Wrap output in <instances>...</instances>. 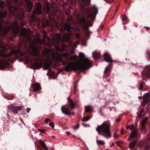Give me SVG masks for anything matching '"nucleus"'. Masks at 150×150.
<instances>
[{
    "mask_svg": "<svg viewBox=\"0 0 150 150\" xmlns=\"http://www.w3.org/2000/svg\"><path fill=\"white\" fill-rule=\"evenodd\" d=\"M90 119V117L89 116H88L87 117H84L82 120L83 121H88Z\"/></svg>",
    "mask_w": 150,
    "mask_h": 150,
    "instance_id": "42",
    "label": "nucleus"
},
{
    "mask_svg": "<svg viewBox=\"0 0 150 150\" xmlns=\"http://www.w3.org/2000/svg\"><path fill=\"white\" fill-rule=\"evenodd\" d=\"M31 86L33 88L34 91L36 92L38 91H40L41 89V86L38 83H35L34 84H32Z\"/></svg>",
    "mask_w": 150,
    "mask_h": 150,
    "instance_id": "19",
    "label": "nucleus"
},
{
    "mask_svg": "<svg viewBox=\"0 0 150 150\" xmlns=\"http://www.w3.org/2000/svg\"><path fill=\"white\" fill-rule=\"evenodd\" d=\"M70 96H69L68 98V101L69 102V107L72 109H73L75 108V105L74 103L72 100L71 98H69L70 97Z\"/></svg>",
    "mask_w": 150,
    "mask_h": 150,
    "instance_id": "22",
    "label": "nucleus"
},
{
    "mask_svg": "<svg viewBox=\"0 0 150 150\" xmlns=\"http://www.w3.org/2000/svg\"><path fill=\"white\" fill-rule=\"evenodd\" d=\"M120 120H121V119L120 118H118L116 119L115 120L117 122H119L120 121Z\"/></svg>",
    "mask_w": 150,
    "mask_h": 150,
    "instance_id": "58",
    "label": "nucleus"
},
{
    "mask_svg": "<svg viewBox=\"0 0 150 150\" xmlns=\"http://www.w3.org/2000/svg\"><path fill=\"white\" fill-rule=\"evenodd\" d=\"M27 6V11L29 12L33 8V2L31 0H24Z\"/></svg>",
    "mask_w": 150,
    "mask_h": 150,
    "instance_id": "14",
    "label": "nucleus"
},
{
    "mask_svg": "<svg viewBox=\"0 0 150 150\" xmlns=\"http://www.w3.org/2000/svg\"><path fill=\"white\" fill-rule=\"evenodd\" d=\"M67 134L68 135H69L70 134V132H66Z\"/></svg>",
    "mask_w": 150,
    "mask_h": 150,
    "instance_id": "61",
    "label": "nucleus"
},
{
    "mask_svg": "<svg viewBox=\"0 0 150 150\" xmlns=\"http://www.w3.org/2000/svg\"><path fill=\"white\" fill-rule=\"evenodd\" d=\"M148 119V118L147 117H146L141 122V125L142 129H143L145 128L146 124Z\"/></svg>",
    "mask_w": 150,
    "mask_h": 150,
    "instance_id": "23",
    "label": "nucleus"
},
{
    "mask_svg": "<svg viewBox=\"0 0 150 150\" xmlns=\"http://www.w3.org/2000/svg\"><path fill=\"white\" fill-rule=\"evenodd\" d=\"M80 36V35L79 33H77L76 34V35H75V37H76V38L77 39H79V38Z\"/></svg>",
    "mask_w": 150,
    "mask_h": 150,
    "instance_id": "47",
    "label": "nucleus"
},
{
    "mask_svg": "<svg viewBox=\"0 0 150 150\" xmlns=\"http://www.w3.org/2000/svg\"><path fill=\"white\" fill-rule=\"evenodd\" d=\"M110 123L109 121L104 122L100 125L98 126L96 130L99 134L101 135L106 138L111 137L110 133Z\"/></svg>",
    "mask_w": 150,
    "mask_h": 150,
    "instance_id": "3",
    "label": "nucleus"
},
{
    "mask_svg": "<svg viewBox=\"0 0 150 150\" xmlns=\"http://www.w3.org/2000/svg\"><path fill=\"white\" fill-rule=\"evenodd\" d=\"M93 56L95 60L99 59L100 57V54L96 52H94L93 53Z\"/></svg>",
    "mask_w": 150,
    "mask_h": 150,
    "instance_id": "25",
    "label": "nucleus"
},
{
    "mask_svg": "<svg viewBox=\"0 0 150 150\" xmlns=\"http://www.w3.org/2000/svg\"><path fill=\"white\" fill-rule=\"evenodd\" d=\"M17 4L18 3V0H7V4L9 6H11V1Z\"/></svg>",
    "mask_w": 150,
    "mask_h": 150,
    "instance_id": "30",
    "label": "nucleus"
},
{
    "mask_svg": "<svg viewBox=\"0 0 150 150\" xmlns=\"http://www.w3.org/2000/svg\"><path fill=\"white\" fill-rule=\"evenodd\" d=\"M98 13V10L96 8H95L93 11L89 13L87 16L88 18H90L91 20H94L96 18V14Z\"/></svg>",
    "mask_w": 150,
    "mask_h": 150,
    "instance_id": "13",
    "label": "nucleus"
},
{
    "mask_svg": "<svg viewBox=\"0 0 150 150\" xmlns=\"http://www.w3.org/2000/svg\"><path fill=\"white\" fill-rule=\"evenodd\" d=\"M30 47L33 50V55L35 56H37L38 54L37 47L34 45L30 46Z\"/></svg>",
    "mask_w": 150,
    "mask_h": 150,
    "instance_id": "21",
    "label": "nucleus"
},
{
    "mask_svg": "<svg viewBox=\"0 0 150 150\" xmlns=\"http://www.w3.org/2000/svg\"><path fill=\"white\" fill-rule=\"evenodd\" d=\"M52 51V49L50 50L48 48H45L43 51V55L47 59H49L50 54L52 61L56 60L58 62H62L63 60L62 55L58 52L56 53V56L54 52H53L50 54V52Z\"/></svg>",
    "mask_w": 150,
    "mask_h": 150,
    "instance_id": "4",
    "label": "nucleus"
},
{
    "mask_svg": "<svg viewBox=\"0 0 150 150\" xmlns=\"http://www.w3.org/2000/svg\"><path fill=\"white\" fill-rule=\"evenodd\" d=\"M23 107L22 106L15 107L13 105H11L8 106V108L14 113L17 114L18 112V110H21L22 109Z\"/></svg>",
    "mask_w": 150,
    "mask_h": 150,
    "instance_id": "12",
    "label": "nucleus"
},
{
    "mask_svg": "<svg viewBox=\"0 0 150 150\" xmlns=\"http://www.w3.org/2000/svg\"><path fill=\"white\" fill-rule=\"evenodd\" d=\"M79 56L81 59V64L78 65L75 62L68 63V65L65 67L64 69L66 71L69 72L71 70H78L84 73L85 70L88 69L91 67V62L88 58L85 57L84 54L80 53L79 54Z\"/></svg>",
    "mask_w": 150,
    "mask_h": 150,
    "instance_id": "1",
    "label": "nucleus"
},
{
    "mask_svg": "<svg viewBox=\"0 0 150 150\" xmlns=\"http://www.w3.org/2000/svg\"><path fill=\"white\" fill-rule=\"evenodd\" d=\"M11 26L12 28V33L15 36H16L19 32V28L18 26V22L16 21L13 22L11 25Z\"/></svg>",
    "mask_w": 150,
    "mask_h": 150,
    "instance_id": "11",
    "label": "nucleus"
},
{
    "mask_svg": "<svg viewBox=\"0 0 150 150\" xmlns=\"http://www.w3.org/2000/svg\"><path fill=\"white\" fill-rule=\"evenodd\" d=\"M48 68H47V67H46V66H45V65L44 66V67L43 68V69L45 70H47L48 69Z\"/></svg>",
    "mask_w": 150,
    "mask_h": 150,
    "instance_id": "57",
    "label": "nucleus"
},
{
    "mask_svg": "<svg viewBox=\"0 0 150 150\" xmlns=\"http://www.w3.org/2000/svg\"><path fill=\"white\" fill-rule=\"evenodd\" d=\"M88 22H89V21ZM79 23L81 25H82L83 28L85 29L86 31L85 32V35L88 38L89 36L88 28L89 26H92L93 22H91V21L89 22V23L88 24V22L86 21L85 18L83 17H82L80 19Z\"/></svg>",
    "mask_w": 150,
    "mask_h": 150,
    "instance_id": "5",
    "label": "nucleus"
},
{
    "mask_svg": "<svg viewBox=\"0 0 150 150\" xmlns=\"http://www.w3.org/2000/svg\"><path fill=\"white\" fill-rule=\"evenodd\" d=\"M121 142L120 141L116 142V143L117 144V146H119L120 144V143Z\"/></svg>",
    "mask_w": 150,
    "mask_h": 150,
    "instance_id": "52",
    "label": "nucleus"
},
{
    "mask_svg": "<svg viewBox=\"0 0 150 150\" xmlns=\"http://www.w3.org/2000/svg\"><path fill=\"white\" fill-rule=\"evenodd\" d=\"M114 0H106V1L107 3H110L113 1Z\"/></svg>",
    "mask_w": 150,
    "mask_h": 150,
    "instance_id": "50",
    "label": "nucleus"
},
{
    "mask_svg": "<svg viewBox=\"0 0 150 150\" xmlns=\"http://www.w3.org/2000/svg\"><path fill=\"white\" fill-rule=\"evenodd\" d=\"M148 107H149V105H147V107L146 108V110H147V111H148L149 110V109L148 108Z\"/></svg>",
    "mask_w": 150,
    "mask_h": 150,
    "instance_id": "62",
    "label": "nucleus"
},
{
    "mask_svg": "<svg viewBox=\"0 0 150 150\" xmlns=\"http://www.w3.org/2000/svg\"><path fill=\"white\" fill-rule=\"evenodd\" d=\"M77 57L76 55L71 56L70 57V60L72 61H75L77 59Z\"/></svg>",
    "mask_w": 150,
    "mask_h": 150,
    "instance_id": "37",
    "label": "nucleus"
},
{
    "mask_svg": "<svg viewBox=\"0 0 150 150\" xmlns=\"http://www.w3.org/2000/svg\"><path fill=\"white\" fill-rule=\"evenodd\" d=\"M91 2V0H81V5L84 7L85 5H89Z\"/></svg>",
    "mask_w": 150,
    "mask_h": 150,
    "instance_id": "27",
    "label": "nucleus"
},
{
    "mask_svg": "<svg viewBox=\"0 0 150 150\" xmlns=\"http://www.w3.org/2000/svg\"><path fill=\"white\" fill-rule=\"evenodd\" d=\"M144 111V109H143L141 110V112H140V115L139 116V117H140L142 115V114L143 112Z\"/></svg>",
    "mask_w": 150,
    "mask_h": 150,
    "instance_id": "48",
    "label": "nucleus"
},
{
    "mask_svg": "<svg viewBox=\"0 0 150 150\" xmlns=\"http://www.w3.org/2000/svg\"><path fill=\"white\" fill-rule=\"evenodd\" d=\"M150 100L148 98H144L143 99V103H144V107L145 106V105L148 102H149Z\"/></svg>",
    "mask_w": 150,
    "mask_h": 150,
    "instance_id": "32",
    "label": "nucleus"
},
{
    "mask_svg": "<svg viewBox=\"0 0 150 150\" xmlns=\"http://www.w3.org/2000/svg\"><path fill=\"white\" fill-rule=\"evenodd\" d=\"M64 48L63 47L61 48L60 47V46L59 45H57L55 46V50L56 51V53L57 52H63L64 50Z\"/></svg>",
    "mask_w": 150,
    "mask_h": 150,
    "instance_id": "26",
    "label": "nucleus"
},
{
    "mask_svg": "<svg viewBox=\"0 0 150 150\" xmlns=\"http://www.w3.org/2000/svg\"><path fill=\"white\" fill-rule=\"evenodd\" d=\"M61 110L62 113L66 115H70L71 113L68 108L65 107V106H63L61 108Z\"/></svg>",
    "mask_w": 150,
    "mask_h": 150,
    "instance_id": "16",
    "label": "nucleus"
},
{
    "mask_svg": "<svg viewBox=\"0 0 150 150\" xmlns=\"http://www.w3.org/2000/svg\"><path fill=\"white\" fill-rule=\"evenodd\" d=\"M50 120L49 118H46L45 120V123L46 124H47L49 121H50Z\"/></svg>",
    "mask_w": 150,
    "mask_h": 150,
    "instance_id": "46",
    "label": "nucleus"
},
{
    "mask_svg": "<svg viewBox=\"0 0 150 150\" xmlns=\"http://www.w3.org/2000/svg\"><path fill=\"white\" fill-rule=\"evenodd\" d=\"M115 145V144H114V143H112V145H111L110 146V147H112V146H114Z\"/></svg>",
    "mask_w": 150,
    "mask_h": 150,
    "instance_id": "63",
    "label": "nucleus"
},
{
    "mask_svg": "<svg viewBox=\"0 0 150 150\" xmlns=\"http://www.w3.org/2000/svg\"><path fill=\"white\" fill-rule=\"evenodd\" d=\"M73 29V28L72 27L70 24H65L64 29L68 32L71 33V30Z\"/></svg>",
    "mask_w": 150,
    "mask_h": 150,
    "instance_id": "20",
    "label": "nucleus"
},
{
    "mask_svg": "<svg viewBox=\"0 0 150 150\" xmlns=\"http://www.w3.org/2000/svg\"><path fill=\"white\" fill-rule=\"evenodd\" d=\"M112 66V64H109L108 66L105 69L104 72H105L106 73H108L110 70V69L111 68Z\"/></svg>",
    "mask_w": 150,
    "mask_h": 150,
    "instance_id": "31",
    "label": "nucleus"
},
{
    "mask_svg": "<svg viewBox=\"0 0 150 150\" xmlns=\"http://www.w3.org/2000/svg\"><path fill=\"white\" fill-rule=\"evenodd\" d=\"M44 9L45 11L46 12L47 14L48 15L50 20L52 19V16H55L56 15V12L54 9H51L49 2H47L44 6Z\"/></svg>",
    "mask_w": 150,
    "mask_h": 150,
    "instance_id": "8",
    "label": "nucleus"
},
{
    "mask_svg": "<svg viewBox=\"0 0 150 150\" xmlns=\"http://www.w3.org/2000/svg\"><path fill=\"white\" fill-rule=\"evenodd\" d=\"M77 85L76 83H75L74 85V93H76V91H77Z\"/></svg>",
    "mask_w": 150,
    "mask_h": 150,
    "instance_id": "41",
    "label": "nucleus"
},
{
    "mask_svg": "<svg viewBox=\"0 0 150 150\" xmlns=\"http://www.w3.org/2000/svg\"><path fill=\"white\" fill-rule=\"evenodd\" d=\"M127 18L126 16L125 15H124L122 16V21L123 24H125L127 23Z\"/></svg>",
    "mask_w": 150,
    "mask_h": 150,
    "instance_id": "33",
    "label": "nucleus"
},
{
    "mask_svg": "<svg viewBox=\"0 0 150 150\" xmlns=\"http://www.w3.org/2000/svg\"><path fill=\"white\" fill-rule=\"evenodd\" d=\"M63 55L64 56V57L66 58V59L68 61H69V55L68 54V53H63Z\"/></svg>",
    "mask_w": 150,
    "mask_h": 150,
    "instance_id": "40",
    "label": "nucleus"
},
{
    "mask_svg": "<svg viewBox=\"0 0 150 150\" xmlns=\"http://www.w3.org/2000/svg\"><path fill=\"white\" fill-rule=\"evenodd\" d=\"M46 24L47 25H50V23L49 21H47L46 22Z\"/></svg>",
    "mask_w": 150,
    "mask_h": 150,
    "instance_id": "55",
    "label": "nucleus"
},
{
    "mask_svg": "<svg viewBox=\"0 0 150 150\" xmlns=\"http://www.w3.org/2000/svg\"><path fill=\"white\" fill-rule=\"evenodd\" d=\"M39 142L40 144L44 149L46 150H47V148L46 144L43 141L41 140H39Z\"/></svg>",
    "mask_w": 150,
    "mask_h": 150,
    "instance_id": "29",
    "label": "nucleus"
},
{
    "mask_svg": "<svg viewBox=\"0 0 150 150\" xmlns=\"http://www.w3.org/2000/svg\"><path fill=\"white\" fill-rule=\"evenodd\" d=\"M38 130L40 132L43 134H45V130L44 129H38Z\"/></svg>",
    "mask_w": 150,
    "mask_h": 150,
    "instance_id": "44",
    "label": "nucleus"
},
{
    "mask_svg": "<svg viewBox=\"0 0 150 150\" xmlns=\"http://www.w3.org/2000/svg\"><path fill=\"white\" fill-rule=\"evenodd\" d=\"M42 6L40 2H38L36 4L35 8L33 11L31 16L32 19L33 21H35L37 19V18L36 16V14L39 16L42 14Z\"/></svg>",
    "mask_w": 150,
    "mask_h": 150,
    "instance_id": "6",
    "label": "nucleus"
},
{
    "mask_svg": "<svg viewBox=\"0 0 150 150\" xmlns=\"http://www.w3.org/2000/svg\"><path fill=\"white\" fill-rule=\"evenodd\" d=\"M146 55L148 58L150 59V51L146 53Z\"/></svg>",
    "mask_w": 150,
    "mask_h": 150,
    "instance_id": "51",
    "label": "nucleus"
},
{
    "mask_svg": "<svg viewBox=\"0 0 150 150\" xmlns=\"http://www.w3.org/2000/svg\"><path fill=\"white\" fill-rule=\"evenodd\" d=\"M118 135L116 134V133L115 132L114 135V137L115 138H118Z\"/></svg>",
    "mask_w": 150,
    "mask_h": 150,
    "instance_id": "49",
    "label": "nucleus"
},
{
    "mask_svg": "<svg viewBox=\"0 0 150 150\" xmlns=\"http://www.w3.org/2000/svg\"><path fill=\"white\" fill-rule=\"evenodd\" d=\"M82 125H83L84 127H86L87 126V125L86 124L82 123Z\"/></svg>",
    "mask_w": 150,
    "mask_h": 150,
    "instance_id": "59",
    "label": "nucleus"
},
{
    "mask_svg": "<svg viewBox=\"0 0 150 150\" xmlns=\"http://www.w3.org/2000/svg\"><path fill=\"white\" fill-rule=\"evenodd\" d=\"M21 35L24 37H25L28 34V32L26 28L25 27H23L21 31Z\"/></svg>",
    "mask_w": 150,
    "mask_h": 150,
    "instance_id": "24",
    "label": "nucleus"
},
{
    "mask_svg": "<svg viewBox=\"0 0 150 150\" xmlns=\"http://www.w3.org/2000/svg\"><path fill=\"white\" fill-rule=\"evenodd\" d=\"M49 125L52 127H54V123L53 122H50L49 124Z\"/></svg>",
    "mask_w": 150,
    "mask_h": 150,
    "instance_id": "45",
    "label": "nucleus"
},
{
    "mask_svg": "<svg viewBox=\"0 0 150 150\" xmlns=\"http://www.w3.org/2000/svg\"><path fill=\"white\" fill-rule=\"evenodd\" d=\"M103 56L106 62L110 63L112 62V60L111 58L110 55L108 52H105Z\"/></svg>",
    "mask_w": 150,
    "mask_h": 150,
    "instance_id": "17",
    "label": "nucleus"
},
{
    "mask_svg": "<svg viewBox=\"0 0 150 150\" xmlns=\"http://www.w3.org/2000/svg\"><path fill=\"white\" fill-rule=\"evenodd\" d=\"M144 28H145L147 30H148L149 29V27H145Z\"/></svg>",
    "mask_w": 150,
    "mask_h": 150,
    "instance_id": "60",
    "label": "nucleus"
},
{
    "mask_svg": "<svg viewBox=\"0 0 150 150\" xmlns=\"http://www.w3.org/2000/svg\"><path fill=\"white\" fill-rule=\"evenodd\" d=\"M13 95H6L5 96V98L8 100H11L14 97Z\"/></svg>",
    "mask_w": 150,
    "mask_h": 150,
    "instance_id": "34",
    "label": "nucleus"
},
{
    "mask_svg": "<svg viewBox=\"0 0 150 150\" xmlns=\"http://www.w3.org/2000/svg\"><path fill=\"white\" fill-rule=\"evenodd\" d=\"M31 109L30 108H28L27 109V112L28 113H29L30 112V110Z\"/></svg>",
    "mask_w": 150,
    "mask_h": 150,
    "instance_id": "56",
    "label": "nucleus"
},
{
    "mask_svg": "<svg viewBox=\"0 0 150 150\" xmlns=\"http://www.w3.org/2000/svg\"><path fill=\"white\" fill-rule=\"evenodd\" d=\"M1 16L3 17H6L7 16V12L6 11H4L1 14Z\"/></svg>",
    "mask_w": 150,
    "mask_h": 150,
    "instance_id": "39",
    "label": "nucleus"
},
{
    "mask_svg": "<svg viewBox=\"0 0 150 150\" xmlns=\"http://www.w3.org/2000/svg\"><path fill=\"white\" fill-rule=\"evenodd\" d=\"M143 83H139V90H142V89L143 86Z\"/></svg>",
    "mask_w": 150,
    "mask_h": 150,
    "instance_id": "43",
    "label": "nucleus"
},
{
    "mask_svg": "<svg viewBox=\"0 0 150 150\" xmlns=\"http://www.w3.org/2000/svg\"><path fill=\"white\" fill-rule=\"evenodd\" d=\"M70 37V34L69 33H66L63 35L62 39L59 33H57L54 38V40L57 43H59L61 42H67L68 41Z\"/></svg>",
    "mask_w": 150,
    "mask_h": 150,
    "instance_id": "7",
    "label": "nucleus"
},
{
    "mask_svg": "<svg viewBox=\"0 0 150 150\" xmlns=\"http://www.w3.org/2000/svg\"><path fill=\"white\" fill-rule=\"evenodd\" d=\"M33 66L35 69H39L42 67V64L41 62L37 61L33 64Z\"/></svg>",
    "mask_w": 150,
    "mask_h": 150,
    "instance_id": "18",
    "label": "nucleus"
},
{
    "mask_svg": "<svg viewBox=\"0 0 150 150\" xmlns=\"http://www.w3.org/2000/svg\"><path fill=\"white\" fill-rule=\"evenodd\" d=\"M85 110L86 112H91L93 111L92 107L89 106H86L85 108Z\"/></svg>",
    "mask_w": 150,
    "mask_h": 150,
    "instance_id": "28",
    "label": "nucleus"
},
{
    "mask_svg": "<svg viewBox=\"0 0 150 150\" xmlns=\"http://www.w3.org/2000/svg\"><path fill=\"white\" fill-rule=\"evenodd\" d=\"M4 7V2L2 0H0V9H2Z\"/></svg>",
    "mask_w": 150,
    "mask_h": 150,
    "instance_id": "35",
    "label": "nucleus"
},
{
    "mask_svg": "<svg viewBox=\"0 0 150 150\" xmlns=\"http://www.w3.org/2000/svg\"><path fill=\"white\" fill-rule=\"evenodd\" d=\"M52 60L49 62H47L45 65V66L47 68H50V66L52 64Z\"/></svg>",
    "mask_w": 150,
    "mask_h": 150,
    "instance_id": "38",
    "label": "nucleus"
},
{
    "mask_svg": "<svg viewBox=\"0 0 150 150\" xmlns=\"http://www.w3.org/2000/svg\"><path fill=\"white\" fill-rule=\"evenodd\" d=\"M5 23L4 21H0V32H4L6 34L8 32L9 28H6L3 26L2 23Z\"/></svg>",
    "mask_w": 150,
    "mask_h": 150,
    "instance_id": "15",
    "label": "nucleus"
},
{
    "mask_svg": "<svg viewBox=\"0 0 150 150\" xmlns=\"http://www.w3.org/2000/svg\"><path fill=\"white\" fill-rule=\"evenodd\" d=\"M143 80H145L146 79L150 78V65L146 67L142 73Z\"/></svg>",
    "mask_w": 150,
    "mask_h": 150,
    "instance_id": "10",
    "label": "nucleus"
},
{
    "mask_svg": "<svg viewBox=\"0 0 150 150\" xmlns=\"http://www.w3.org/2000/svg\"><path fill=\"white\" fill-rule=\"evenodd\" d=\"M131 125H129L127 127V129H128L129 128H130V127H131Z\"/></svg>",
    "mask_w": 150,
    "mask_h": 150,
    "instance_id": "64",
    "label": "nucleus"
},
{
    "mask_svg": "<svg viewBox=\"0 0 150 150\" xmlns=\"http://www.w3.org/2000/svg\"><path fill=\"white\" fill-rule=\"evenodd\" d=\"M96 142L98 144L101 145H103L105 144L103 140H96Z\"/></svg>",
    "mask_w": 150,
    "mask_h": 150,
    "instance_id": "36",
    "label": "nucleus"
},
{
    "mask_svg": "<svg viewBox=\"0 0 150 150\" xmlns=\"http://www.w3.org/2000/svg\"><path fill=\"white\" fill-rule=\"evenodd\" d=\"M79 127V124H77L74 127V129H77Z\"/></svg>",
    "mask_w": 150,
    "mask_h": 150,
    "instance_id": "53",
    "label": "nucleus"
},
{
    "mask_svg": "<svg viewBox=\"0 0 150 150\" xmlns=\"http://www.w3.org/2000/svg\"><path fill=\"white\" fill-rule=\"evenodd\" d=\"M138 139L137 137L131 141L129 144V147L131 150H150V146L148 145L145 141H140L137 144Z\"/></svg>",
    "mask_w": 150,
    "mask_h": 150,
    "instance_id": "2",
    "label": "nucleus"
},
{
    "mask_svg": "<svg viewBox=\"0 0 150 150\" xmlns=\"http://www.w3.org/2000/svg\"><path fill=\"white\" fill-rule=\"evenodd\" d=\"M131 130L132 131L131 132L130 135L129 136L128 141H131L137 137L139 135V133L137 131V129H135L133 125H131L130 127Z\"/></svg>",
    "mask_w": 150,
    "mask_h": 150,
    "instance_id": "9",
    "label": "nucleus"
},
{
    "mask_svg": "<svg viewBox=\"0 0 150 150\" xmlns=\"http://www.w3.org/2000/svg\"><path fill=\"white\" fill-rule=\"evenodd\" d=\"M43 33L44 34V37H46V31L45 30H44L43 32Z\"/></svg>",
    "mask_w": 150,
    "mask_h": 150,
    "instance_id": "54",
    "label": "nucleus"
}]
</instances>
